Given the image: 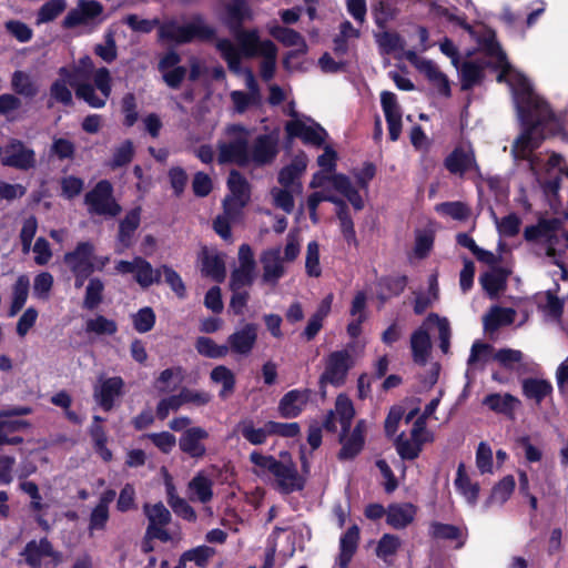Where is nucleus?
Instances as JSON below:
<instances>
[{"label":"nucleus","mask_w":568,"mask_h":568,"mask_svg":"<svg viewBox=\"0 0 568 568\" xmlns=\"http://www.w3.org/2000/svg\"><path fill=\"white\" fill-rule=\"evenodd\" d=\"M497 62L501 70L496 80L510 87L521 124V133L514 142L513 154L518 160H528L545 139L560 135L564 132V119L557 115L549 103L535 92L529 79L524 73L511 70L507 59Z\"/></svg>","instance_id":"nucleus-1"},{"label":"nucleus","mask_w":568,"mask_h":568,"mask_svg":"<svg viewBox=\"0 0 568 568\" xmlns=\"http://www.w3.org/2000/svg\"><path fill=\"white\" fill-rule=\"evenodd\" d=\"M252 19V10L244 0H233L226 6L225 23L240 48L229 39H219L215 45L234 72L240 70L242 54L248 58L261 54L263 41H260L257 31L242 29V24Z\"/></svg>","instance_id":"nucleus-2"},{"label":"nucleus","mask_w":568,"mask_h":568,"mask_svg":"<svg viewBox=\"0 0 568 568\" xmlns=\"http://www.w3.org/2000/svg\"><path fill=\"white\" fill-rule=\"evenodd\" d=\"M59 75L69 79L78 99L94 109L106 104L112 91V79L106 68H95L92 59L84 55L72 67L60 68Z\"/></svg>","instance_id":"nucleus-3"},{"label":"nucleus","mask_w":568,"mask_h":568,"mask_svg":"<svg viewBox=\"0 0 568 568\" xmlns=\"http://www.w3.org/2000/svg\"><path fill=\"white\" fill-rule=\"evenodd\" d=\"M354 417L355 408L352 399L345 394H339L334 409L327 413L323 422L327 432L338 435V442L342 445L338 453L341 460L352 459L355 456V429L352 427Z\"/></svg>","instance_id":"nucleus-4"},{"label":"nucleus","mask_w":568,"mask_h":568,"mask_svg":"<svg viewBox=\"0 0 568 568\" xmlns=\"http://www.w3.org/2000/svg\"><path fill=\"white\" fill-rule=\"evenodd\" d=\"M250 131L240 124L227 125L224 138L217 142V161L220 164L235 163L240 166L250 164Z\"/></svg>","instance_id":"nucleus-5"},{"label":"nucleus","mask_w":568,"mask_h":568,"mask_svg":"<svg viewBox=\"0 0 568 568\" xmlns=\"http://www.w3.org/2000/svg\"><path fill=\"white\" fill-rule=\"evenodd\" d=\"M214 29L207 26L201 18L181 24L176 21H169L160 27L159 34L163 40L183 44L194 40H210L214 37Z\"/></svg>","instance_id":"nucleus-6"},{"label":"nucleus","mask_w":568,"mask_h":568,"mask_svg":"<svg viewBox=\"0 0 568 568\" xmlns=\"http://www.w3.org/2000/svg\"><path fill=\"white\" fill-rule=\"evenodd\" d=\"M352 365L353 359L349 351L338 349L329 353L324 358V371L318 379L322 393L325 394V387L327 385L334 387L344 385Z\"/></svg>","instance_id":"nucleus-7"},{"label":"nucleus","mask_w":568,"mask_h":568,"mask_svg":"<svg viewBox=\"0 0 568 568\" xmlns=\"http://www.w3.org/2000/svg\"><path fill=\"white\" fill-rule=\"evenodd\" d=\"M84 203L90 214L114 217L120 214L121 206L113 197V187L106 180H102L85 194Z\"/></svg>","instance_id":"nucleus-8"},{"label":"nucleus","mask_w":568,"mask_h":568,"mask_svg":"<svg viewBox=\"0 0 568 568\" xmlns=\"http://www.w3.org/2000/svg\"><path fill=\"white\" fill-rule=\"evenodd\" d=\"M115 270L120 274H133L136 283L143 288L161 281V267L153 268L151 263L141 256H136L132 261H119Z\"/></svg>","instance_id":"nucleus-9"},{"label":"nucleus","mask_w":568,"mask_h":568,"mask_svg":"<svg viewBox=\"0 0 568 568\" xmlns=\"http://www.w3.org/2000/svg\"><path fill=\"white\" fill-rule=\"evenodd\" d=\"M323 201L333 202L336 205V214L341 222V230L347 241L354 239L353 221L347 204L335 196L325 194L324 192H314L307 199V206L310 211H316L317 206Z\"/></svg>","instance_id":"nucleus-10"},{"label":"nucleus","mask_w":568,"mask_h":568,"mask_svg":"<svg viewBox=\"0 0 568 568\" xmlns=\"http://www.w3.org/2000/svg\"><path fill=\"white\" fill-rule=\"evenodd\" d=\"M36 162L34 151L27 148L21 141L13 139L4 146L3 165L27 171L33 169Z\"/></svg>","instance_id":"nucleus-11"},{"label":"nucleus","mask_w":568,"mask_h":568,"mask_svg":"<svg viewBox=\"0 0 568 568\" xmlns=\"http://www.w3.org/2000/svg\"><path fill=\"white\" fill-rule=\"evenodd\" d=\"M21 556L31 568H40L47 561L55 565L59 560V554L47 538L29 541Z\"/></svg>","instance_id":"nucleus-12"},{"label":"nucleus","mask_w":568,"mask_h":568,"mask_svg":"<svg viewBox=\"0 0 568 568\" xmlns=\"http://www.w3.org/2000/svg\"><path fill=\"white\" fill-rule=\"evenodd\" d=\"M94 246L90 242H80L75 248L63 256V262L72 273L94 271Z\"/></svg>","instance_id":"nucleus-13"},{"label":"nucleus","mask_w":568,"mask_h":568,"mask_svg":"<svg viewBox=\"0 0 568 568\" xmlns=\"http://www.w3.org/2000/svg\"><path fill=\"white\" fill-rule=\"evenodd\" d=\"M381 104L387 123L388 138L395 142L402 133V110L397 97L390 91L381 93Z\"/></svg>","instance_id":"nucleus-14"},{"label":"nucleus","mask_w":568,"mask_h":568,"mask_svg":"<svg viewBox=\"0 0 568 568\" xmlns=\"http://www.w3.org/2000/svg\"><path fill=\"white\" fill-rule=\"evenodd\" d=\"M282 250L280 246L265 250L261 254V263L263 267L262 282L275 286L285 275L284 260L282 258Z\"/></svg>","instance_id":"nucleus-15"},{"label":"nucleus","mask_w":568,"mask_h":568,"mask_svg":"<svg viewBox=\"0 0 568 568\" xmlns=\"http://www.w3.org/2000/svg\"><path fill=\"white\" fill-rule=\"evenodd\" d=\"M258 327L254 323H246L227 337L229 352L237 355H248L257 341Z\"/></svg>","instance_id":"nucleus-16"},{"label":"nucleus","mask_w":568,"mask_h":568,"mask_svg":"<svg viewBox=\"0 0 568 568\" xmlns=\"http://www.w3.org/2000/svg\"><path fill=\"white\" fill-rule=\"evenodd\" d=\"M278 140L273 134L258 135L250 150V163L265 165L271 163L277 154Z\"/></svg>","instance_id":"nucleus-17"},{"label":"nucleus","mask_w":568,"mask_h":568,"mask_svg":"<svg viewBox=\"0 0 568 568\" xmlns=\"http://www.w3.org/2000/svg\"><path fill=\"white\" fill-rule=\"evenodd\" d=\"M272 475L277 488L284 494L301 490L304 487V480L293 463L278 462Z\"/></svg>","instance_id":"nucleus-18"},{"label":"nucleus","mask_w":568,"mask_h":568,"mask_svg":"<svg viewBox=\"0 0 568 568\" xmlns=\"http://www.w3.org/2000/svg\"><path fill=\"white\" fill-rule=\"evenodd\" d=\"M285 130L291 138H301L305 143L314 145H321L326 138V132L321 125L307 124L301 120L287 122Z\"/></svg>","instance_id":"nucleus-19"},{"label":"nucleus","mask_w":568,"mask_h":568,"mask_svg":"<svg viewBox=\"0 0 568 568\" xmlns=\"http://www.w3.org/2000/svg\"><path fill=\"white\" fill-rule=\"evenodd\" d=\"M311 397V390L292 389L287 392L278 403V412L284 418L297 417L306 407Z\"/></svg>","instance_id":"nucleus-20"},{"label":"nucleus","mask_w":568,"mask_h":568,"mask_svg":"<svg viewBox=\"0 0 568 568\" xmlns=\"http://www.w3.org/2000/svg\"><path fill=\"white\" fill-rule=\"evenodd\" d=\"M270 33L285 47L296 48L294 51L290 52L285 58L284 64L286 68H290V60L292 58L296 57L297 54L306 53L307 45L304 41V38L297 31L290 28L274 26L270 29Z\"/></svg>","instance_id":"nucleus-21"},{"label":"nucleus","mask_w":568,"mask_h":568,"mask_svg":"<svg viewBox=\"0 0 568 568\" xmlns=\"http://www.w3.org/2000/svg\"><path fill=\"white\" fill-rule=\"evenodd\" d=\"M207 437V432L202 427L187 428L179 439L180 449L192 458H202L206 453L202 440Z\"/></svg>","instance_id":"nucleus-22"},{"label":"nucleus","mask_w":568,"mask_h":568,"mask_svg":"<svg viewBox=\"0 0 568 568\" xmlns=\"http://www.w3.org/2000/svg\"><path fill=\"white\" fill-rule=\"evenodd\" d=\"M123 385V379L118 376L101 381L100 385L94 387L95 400L104 410H110L115 398L121 395Z\"/></svg>","instance_id":"nucleus-23"},{"label":"nucleus","mask_w":568,"mask_h":568,"mask_svg":"<svg viewBox=\"0 0 568 568\" xmlns=\"http://www.w3.org/2000/svg\"><path fill=\"white\" fill-rule=\"evenodd\" d=\"M102 10L103 7L95 0H80L78 8L65 16L63 24L67 28H74L98 17Z\"/></svg>","instance_id":"nucleus-24"},{"label":"nucleus","mask_w":568,"mask_h":568,"mask_svg":"<svg viewBox=\"0 0 568 568\" xmlns=\"http://www.w3.org/2000/svg\"><path fill=\"white\" fill-rule=\"evenodd\" d=\"M559 290L560 285L555 283L554 288L547 290L545 293H539L535 296L538 310L557 321L562 317L565 307V300L557 296Z\"/></svg>","instance_id":"nucleus-25"},{"label":"nucleus","mask_w":568,"mask_h":568,"mask_svg":"<svg viewBox=\"0 0 568 568\" xmlns=\"http://www.w3.org/2000/svg\"><path fill=\"white\" fill-rule=\"evenodd\" d=\"M444 165L452 174L458 175H464L473 169H478L475 154L471 151L467 152L460 146L455 148L446 156Z\"/></svg>","instance_id":"nucleus-26"},{"label":"nucleus","mask_w":568,"mask_h":568,"mask_svg":"<svg viewBox=\"0 0 568 568\" xmlns=\"http://www.w3.org/2000/svg\"><path fill=\"white\" fill-rule=\"evenodd\" d=\"M307 161L305 156H296L291 164L280 171L278 182L284 187H291L293 192L302 193V183L300 176L305 171Z\"/></svg>","instance_id":"nucleus-27"},{"label":"nucleus","mask_w":568,"mask_h":568,"mask_svg":"<svg viewBox=\"0 0 568 568\" xmlns=\"http://www.w3.org/2000/svg\"><path fill=\"white\" fill-rule=\"evenodd\" d=\"M554 392L552 384L548 379L526 377L521 381V393L528 399L540 405Z\"/></svg>","instance_id":"nucleus-28"},{"label":"nucleus","mask_w":568,"mask_h":568,"mask_svg":"<svg viewBox=\"0 0 568 568\" xmlns=\"http://www.w3.org/2000/svg\"><path fill=\"white\" fill-rule=\"evenodd\" d=\"M140 215L141 209L135 207L120 222L118 235L119 246L116 248L119 253H122L131 246L133 234L140 225Z\"/></svg>","instance_id":"nucleus-29"},{"label":"nucleus","mask_w":568,"mask_h":568,"mask_svg":"<svg viewBox=\"0 0 568 568\" xmlns=\"http://www.w3.org/2000/svg\"><path fill=\"white\" fill-rule=\"evenodd\" d=\"M187 491L190 500L206 504L213 498V481L203 471H199L190 480Z\"/></svg>","instance_id":"nucleus-30"},{"label":"nucleus","mask_w":568,"mask_h":568,"mask_svg":"<svg viewBox=\"0 0 568 568\" xmlns=\"http://www.w3.org/2000/svg\"><path fill=\"white\" fill-rule=\"evenodd\" d=\"M518 404L519 399L508 393L505 395L491 393L483 399V405L487 406L490 410L508 417L514 416L515 408Z\"/></svg>","instance_id":"nucleus-31"},{"label":"nucleus","mask_w":568,"mask_h":568,"mask_svg":"<svg viewBox=\"0 0 568 568\" xmlns=\"http://www.w3.org/2000/svg\"><path fill=\"white\" fill-rule=\"evenodd\" d=\"M412 355L415 363L425 365L430 354L429 334L423 327L415 329L410 336Z\"/></svg>","instance_id":"nucleus-32"},{"label":"nucleus","mask_w":568,"mask_h":568,"mask_svg":"<svg viewBox=\"0 0 568 568\" xmlns=\"http://www.w3.org/2000/svg\"><path fill=\"white\" fill-rule=\"evenodd\" d=\"M455 487L457 491L465 497L469 505H476L479 497L480 487L478 483H471L463 463H460L457 467Z\"/></svg>","instance_id":"nucleus-33"},{"label":"nucleus","mask_w":568,"mask_h":568,"mask_svg":"<svg viewBox=\"0 0 568 568\" xmlns=\"http://www.w3.org/2000/svg\"><path fill=\"white\" fill-rule=\"evenodd\" d=\"M557 231L558 229L546 244V255L552 258L555 265L562 267V262L568 256V232L558 233Z\"/></svg>","instance_id":"nucleus-34"},{"label":"nucleus","mask_w":568,"mask_h":568,"mask_svg":"<svg viewBox=\"0 0 568 568\" xmlns=\"http://www.w3.org/2000/svg\"><path fill=\"white\" fill-rule=\"evenodd\" d=\"M515 487L516 481L513 475L503 477L493 486L490 495L486 499L484 507L489 508L495 504L503 506L513 495Z\"/></svg>","instance_id":"nucleus-35"},{"label":"nucleus","mask_w":568,"mask_h":568,"mask_svg":"<svg viewBox=\"0 0 568 568\" xmlns=\"http://www.w3.org/2000/svg\"><path fill=\"white\" fill-rule=\"evenodd\" d=\"M414 516L415 507L412 504H392L386 514V523L395 529H402L414 520Z\"/></svg>","instance_id":"nucleus-36"},{"label":"nucleus","mask_w":568,"mask_h":568,"mask_svg":"<svg viewBox=\"0 0 568 568\" xmlns=\"http://www.w3.org/2000/svg\"><path fill=\"white\" fill-rule=\"evenodd\" d=\"M557 221L551 219H541L537 224L528 225L524 230V239L527 242L548 243L551 234L557 230Z\"/></svg>","instance_id":"nucleus-37"},{"label":"nucleus","mask_w":568,"mask_h":568,"mask_svg":"<svg viewBox=\"0 0 568 568\" xmlns=\"http://www.w3.org/2000/svg\"><path fill=\"white\" fill-rule=\"evenodd\" d=\"M514 317L515 311L513 308L493 306L489 313L484 316V328L487 332H495L501 326L510 325Z\"/></svg>","instance_id":"nucleus-38"},{"label":"nucleus","mask_w":568,"mask_h":568,"mask_svg":"<svg viewBox=\"0 0 568 568\" xmlns=\"http://www.w3.org/2000/svg\"><path fill=\"white\" fill-rule=\"evenodd\" d=\"M479 282L490 296H495L500 291L505 290L507 272L503 267H495L491 271L483 273L479 277Z\"/></svg>","instance_id":"nucleus-39"},{"label":"nucleus","mask_w":568,"mask_h":568,"mask_svg":"<svg viewBox=\"0 0 568 568\" xmlns=\"http://www.w3.org/2000/svg\"><path fill=\"white\" fill-rule=\"evenodd\" d=\"M339 554L333 568H347L355 555V526L348 528L339 541Z\"/></svg>","instance_id":"nucleus-40"},{"label":"nucleus","mask_w":568,"mask_h":568,"mask_svg":"<svg viewBox=\"0 0 568 568\" xmlns=\"http://www.w3.org/2000/svg\"><path fill=\"white\" fill-rule=\"evenodd\" d=\"M477 44L479 49L490 58L497 61H505L506 53L501 49L496 38V32L493 29H487L483 34L477 37Z\"/></svg>","instance_id":"nucleus-41"},{"label":"nucleus","mask_w":568,"mask_h":568,"mask_svg":"<svg viewBox=\"0 0 568 568\" xmlns=\"http://www.w3.org/2000/svg\"><path fill=\"white\" fill-rule=\"evenodd\" d=\"M210 378L213 383L222 385V389L219 394L221 398H227L233 394L235 388V376L229 367L224 365L214 367L210 374Z\"/></svg>","instance_id":"nucleus-42"},{"label":"nucleus","mask_w":568,"mask_h":568,"mask_svg":"<svg viewBox=\"0 0 568 568\" xmlns=\"http://www.w3.org/2000/svg\"><path fill=\"white\" fill-rule=\"evenodd\" d=\"M408 283V277L406 275H398V276H387L383 277L379 281L381 286V293L379 298L382 302H385L386 300L400 295Z\"/></svg>","instance_id":"nucleus-43"},{"label":"nucleus","mask_w":568,"mask_h":568,"mask_svg":"<svg viewBox=\"0 0 568 568\" xmlns=\"http://www.w3.org/2000/svg\"><path fill=\"white\" fill-rule=\"evenodd\" d=\"M84 331L87 334L111 336L118 332V325L113 320L98 314L85 321Z\"/></svg>","instance_id":"nucleus-44"},{"label":"nucleus","mask_w":568,"mask_h":568,"mask_svg":"<svg viewBox=\"0 0 568 568\" xmlns=\"http://www.w3.org/2000/svg\"><path fill=\"white\" fill-rule=\"evenodd\" d=\"M237 430L252 445H262L272 435L268 422L264 427L255 428L252 420H243L237 425Z\"/></svg>","instance_id":"nucleus-45"},{"label":"nucleus","mask_w":568,"mask_h":568,"mask_svg":"<svg viewBox=\"0 0 568 568\" xmlns=\"http://www.w3.org/2000/svg\"><path fill=\"white\" fill-rule=\"evenodd\" d=\"M484 78V69L476 62L466 61L460 69V83L463 90H470L479 84Z\"/></svg>","instance_id":"nucleus-46"},{"label":"nucleus","mask_w":568,"mask_h":568,"mask_svg":"<svg viewBox=\"0 0 568 568\" xmlns=\"http://www.w3.org/2000/svg\"><path fill=\"white\" fill-rule=\"evenodd\" d=\"M424 440L420 438L416 439H407L404 438V435H399L395 440V447L397 454L403 460H414L416 459L423 449Z\"/></svg>","instance_id":"nucleus-47"},{"label":"nucleus","mask_w":568,"mask_h":568,"mask_svg":"<svg viewBox=\"0 0 568 568\" xmlns=\"http://www.w3.org/2000/svg\"><path fill=\"white\" fill-rule=\"evenodd\" d=\"M12 90L26 98H33L38 94V85L31 77L23 71H14L11 79Z\"/></svg>","instance_id":"nucleus-48"},{"label":"nucleus","mask_w":568,"mask_h":568,"mask_svg":"<svg viewBox=\"0 0 568 568\" xmlns=\"http://www.w3.org/2000/svg\"><path fill=\"white\" fill-rule=\"evenodd\" d=\"M29 278L26 275H21L17 278L13 285L12 303L9 312V316H14L24 306L28 293H29Z\"/></svg>","instance_id":"nucleus-49"},{"label":"nucleus","mask_w":568,"mask_h":568,"mask_svg":"<svg viewBox=\"0 0 568 568\" xmlns=\"http://www.w3.org/2000/svg\"><path fill=\"white\" fill-rule=\"evenodd\" d=\"M424 323L437 325L439 348L444 354H447L449 352L452 336L450 326L447 318L439 317L436 313H429Z\"/></svg>","instance_id":"nucleus-50"},{"label":"nucleus","mask_w":568,"mask_h":568,"mask_svg":"<svg viewBox=\"0 0 568 568\" xmlns=\"http://www.w3.org/2000/svg\"><path fill=\"white\" fill-rule=\"evenodd\" d=\"M195 348L200 355L209 358H222L229 354L227 345H217L212 338L206 336L196 338Z\"/></svg>","instance_id":"nucleus-51"},{"label":"nucleus","mask_w":568,"mask_h":568,"mask_svg":"<svg viewBox=\"0 0 568 568\" xmlns=\"http://www.w3.org/2000/svg\"><path fill=\"white\" fill-rule=\"evenodd\" d=\"M261 55L264 57V60L261 63V77L268 81L273 78L275 72V59H276V47L270 41H263L261 45Z\"/></svg>","instance_id":"nucleus-52"},{"label":"nucleus","mask_w":568,"mask_h":568,"mask_svg":"<svg viewBox=\"0 0 568 568\" xmlns=\"http://www.w3.org/2000/svg\"><path fill=\"white\" fill-rule=\"evenodd\" d=\"M202 272L217 282H222L225 277L224 261L214 254L204 253L202 260Z\"/></svg>","instance_id":"nucleus-53"},{"label":"nucleus","mask_w":568,"mask_h":568,"mask_svg":"<svg viewBox=\"0 0 568 568\" xmlns=\"http://www.w3.org/2000/svg\"><path fill=\"white\" fill-rule=\"evenodd\" d=\"M103 291H104V284L103 282L98 278L93 277L90 278L87 288H85V295L83 300V308L87 310H94L99 306V304L102 302L103 298Z\"/></svg>","instance_id":"nucleus-54"},{"label":"nucleus","mask_w":568,"mask_h":568,"mask_svg":"<svg viewBox=\"0 0 568 568\" xmlns=\"http://www.w3.org/2000/svg\"><path fill=\"white\" fill-rule=\"evenodd\" d=\"M67 81L69 79H57L50 87V101L48 103L49 106H52L54 102L61 103L63 105H71L73 102L72 92L69 89Z\"/></svg>","instance_id":"nucleus-55"},{"label":"nucleus","mask_w":568,"mask_h":568,"mask_svg":"<svg viewBox=\"0 0 568 568\" xmlns=\"http://www.w3.org/2000/svg\"><path fill=\"white\" fill-rule=\"evenodd\" d=\"M436 211L456 221H466L470 215L468 205L460 201L439 203L436 206Z\"/></svg>","instance_id":"nucleus-56"},{"label":"nucleus","mask_w":568,"mask_h":568,"mask_svg":"<svg viewBox=\"0 0 568 568\" xmlns=\"http://www.w3.org/2000/svg\"><path fill=\"white\" fill-rule=\"evenodd\" d=\"M143 509L149 520V526H166L171 521V513L162 503L146 504Z\"/></svg>","instance_id":"nucleus-57"},{"label":"nucleus","mask_w":568,"mask_h":568,"mask_svg":"<svg viewBox=\"0 0 568 568\" xmlns=\"http://www.w3.org/2000/svg\"><path fill=\"white\" fill-rule=\"evenodd\" d=\"M400 547V540L396 535L384 534L376 547V555L383 561L389 564V558L393 557Z\"/></svg>","instance_id":"nucleus-58"},{"label":"nucleus","mask_w":568,"mask_h":568,"mask_svg":"<svg viewBox=\"0 0 568 568\" xmlns=\"http://www.w3.org/2000/svg\"><path fill=\"white\" fill-rule=\"evenodd\" d=\"M429 535L434 539L458 540L462 537V530L458 526L433 521L429 526Z\"/></svg>","instance_id":"nucleus-59"},{"label":"nucleus","mask_w":568,"mask_h":568,"mask_svg":"<svg viewBox=\"0 0 568 568\" xmlns=\"http://www.w3.org/2000/svg\"><path fill=\"white\" fill-rule=\"evenodd\" d=\"M255 277V268L237 266L233 270L230 278L231 290H242L253 284Z\"/></svg>","instance_id":"nucleus-60"},{"label":"nucleus","mask_w":568,"mask_h":568,"mask_svg":"<svg viewBox=\"0 0 568 568\" xmlns=\"http://www.w3.org/2000/svg\"><path fill=\"white\" fill-rule=\"evenodd\" d=\"M424 72L426 77L434 82L442 94L449 95L450 87L447 77L432 61L424 63Z\"/></svg>","instance_id":"nucleus-61"},{"label":"nucleus","mask_w":568,"mask_h":568,"mask_svg":"<svg viewBox=\"0 0 568 568\" xmlns=\"http://www.w3.org/2000/svg\"><path fill=\"white\" fill-rule=\"evenodd\" d=\"M274 204L286 213H292L294 210V195L300 193L293 192L291 187H274L271 192Z\"/></svg>","instance_id":"nucleus-62"},{"label":"nucleus","mask_w":568,"mask_h":568,"mask_svg":"<svg viewBox=\"0 0 568 568\" xmlns=\"http://www.w3.org/2000/svg\"><path fill=\"white\" fill-rule=\"evenodd\" d=\"M227 186L231 191L230 196L248 200V183L237 171H231L227 179Z\"/></svg>","instance_id":"nucleus-63"},{"label":"nucleus","mask_w":568,"mask_h":568,"mask_svg":"<svg viewBox=\"0 0 568 568\" xmlns=\"http://www.w3.org/2000/svg\"><path fill=\"white\" fill-rule=\"evenodd\" d=\"M305 268L310 276L318 277L322 273L320 265V245L316 241L307 244Z\"/></svg>","instance_id":"nucleus-64"}]
</instances>
